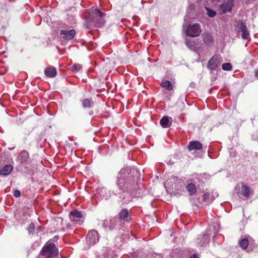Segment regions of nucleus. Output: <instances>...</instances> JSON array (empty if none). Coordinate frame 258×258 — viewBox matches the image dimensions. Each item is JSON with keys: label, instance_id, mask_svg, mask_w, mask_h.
<instances>
[{"label": "nucleus", "instance_id": "19", "mask_svg": "<svg viewBox=\"0 0 258 258\" xmlns=\"http://www.w3.org/2000/svg\"><path fill=\"white\" fill-rule=\"evenodd\" d=\"M128 211L126 209H122L119 214V218L125 221H129L130 218L128 216Z\"/></svg>", "mask_w": 258, "mask_h": 258}, {"label": "nucleus", "instance_id": "34", "mask_svg": "<svg viewBox=\"0 0 258 258\" xmlns=\"http://www.w3.org/2000/svg\"><path fill=\"white\" fill-rule=\"evenodd\" d=\"M255 75L256 77H257L258 78V70L255 71Z\"/></svg>", "mask_w": 258, "mask_h": 258}, {"label": "nucleus", "instance_id": "28", "mask_svg": "<svg viewBox=\"0 0 258 258\" xmlns=\"http://www.w3.org/2000/svg\"><path fill=\"white\" fill-rule=\"evenodd\" d=\"M206 9L207 11V15H208V16H209L210 17H214V16H215L216 14L215 11L210 10L208 8H206Z\"/></svg>", "mask_w": 258, "mask_h": 258}, {"label": "nucleus", "instance_id": "27", "mask_svg": "<svg viewBox=\"0 0 258 258\" xmlns=\"http://www.w3.org/2000/svg\"><path fill=\"white\" fill-rule=\"evenodd\" d=\"M110 225L109 226L110 229H113L115 227V225L118 222V220L116 218L112 219L110 220Z\"/></svg>", "mask_w": 258, "mask_h": 258}, {"label": "nucleus", "instance_id": "32", "mask_svg": "<svg viewBox=\"0 0 258 258\" xmlns=\"http://www.w3.org/2000/svg\"><path fill=\"white\" fill-rule=\"evenodd\" d=\"M185 43L188 47H192V45L189 43V42L187 40H186L185 41Z\"/></svg>", "mask_w": 258, "mask_h": 258}, {"label": "nucleus", "instance_id": "29", "mask_svg": "<svg viewBox=\"0 0 258 258\" xmlns=\"http://www.w3.org/2000/svg\"><path fill=\"white\" fill-rule=\"evenodd\" d=\"M82 68V66L80 64H74L72 67V72H78L79 70H81Z\"/></svg>", "mask_w": 258, "mask_h": 258}, {"label": "nucleus", "instance_id": "26", "mask_svg": "<svg viewBox=\"0 0 258 258\" xmlns=\"http://www.w3.org/2000/svg\"><path fill=\"white\" fill-rule=\"evenodd\" d=\"M222 68L224 71H230L232 69V66L230 63H224L222 64Z\"/></svg>", "mask_w": 258, "mask_h": 258}, {"label": "nucleus", "instance_id": "14", "mask_svg": "<svg viewBox=\"0 0 258 258\" xmlns=\"http://www.w3.org/2000/svg\"><path fill=\"white\" fill-rule=\"evenodd\" d=\"M160 123L163 127H168L172 123V118L171 117L164 116L161 119Z\"/></svg>", "mask_w": 258, "mask_h": 258}, {"label": "nucleus", "instance_id": "12", "mask_svg": "<svg viewBox=\"0 0 258 258\" xmlns=\"http://www.w3.org/2000/svg\"><path fill=\"white\" fill-rule=\"evenodd\" d=\"M76 32L74 30H62L60 32V36L62 38L70 40L72 39L75 35Z\"/></svg>", "mask_w": 258, "mask_h": 258}, {"label": "nucleus", "instance_id": "22", "mask_svg": "<svg viewBox=\"0 0 258 258\" xmlns=\"http://www.w3.org/2000/svg\"><path fill=\"white\" fill-rule=\"evenodd\" d=\"M198 239H201V241L199 243L202 246H205L209 242V238L207 236V234H204V235L200 236Z\"/></svg>", "mask_w": 258, "mask_h": 258}, {"label": "nucleus", "instance_id": "21", "mask_svg": "<svg viewBox=\"0 0 258 258\" xmlns=\"http://www.w3.org/2000/svg\"><path fill=\"white\" fill-rule=\"evenodd\" d=\"M203 200V202L205 203V204L208 205L213 200V199L211 196V194L207 192L204 194Z\"/></svg>", "mask_w": 258, "mask_h": 258}, {"label": "nucleus", "instance_id": "23", "mask_svg": "<svg viewBox=\"0 0 258 258\" xmlns=\"http://www.w3.org/2000/svg\"><path fill=\"white\" fill-rule=\"evenodd\" d=\"M203 39L206 45H209L213 42L212 36L209 34H205L203 35Z\"/></svg>", "mask_w": 258, "mask_h": 258}, {"label": "nucleus", "instance_id": "5", "mask_svg": "<svg viewBox=\"0 0 258 258\" xmlns=\"http://www.w3.org/2000/svg\"><path fill=\"white\" fill-rule=\"evenodd\" d=\"M17 161L19 165L16 167L17 171H20L23 166L25 168L30 162L29 153L25 150L22 151L17 157Z\"/></svg>", "mask_w": 258, "mask_h": 258}, {"label": "nucleus", "instance_id": "30", "mask_svg": "<svg viewBox=\"0 0 258 258\" xmlns=\"http://www.w3.org/2000/svg\"><path fill=\"white\" fill-rule=\"evenodd\" d=\"M28 231L29 233H32L33 232L34 230V225L33 223H31L28 227Z\"/></svg>", "mask_w": 258, "mask_h": 258}, {"label": "nucleus", "instance_id": "1", "mask_svg": "<svg viewBox=\"0 0 258 258\" xmlns=\"http://www.w3.org/2000/svg\"><path fill=\"white\" fill-rule=\"evenodd\" d=\"M135 182V178L129 176L128 170L121 169L117 177L116 184L120 190L125 192H132Z\"/></svg>", "mask_w": 258, "mask_h": 258}, {"label": "nucleus", "instance_id": "20", "mask_svg": "<svg viewBox=\"0 0 258 258\" xmlns=\"http://www.w3.org/2000/svg\"><path fill=\"white\" fill-rule=\"evenodd\" d=\"M161 87L165 88L167 90L170 91L173 89L172 83L168 80H163L161 84Z\"/></svg>", "mask_w": 258, "mask_h": 258}, {"label": "nucleus", "instance_id": "8", "mask_svg": "<svg viewBox=\"0 0 258 258\" xmlns=\"http://www.w3.org/2000/svg\"><path fill=\"white\" fill-rule=\"evenodd\" d=\"M235 190L237 191V192L240 194V195L245 199H247L250 195V191L249 187L247 185L244 184L243 183L238 184L235 187Z\"/></svg>", "mask_w": 258, "mask_h": 258}, {"label": "nucleus", "instance_id": "7", "mask_svg": "<svg viewBox=\"0 0 258 258\" xmlns=\"http://www.w3.org/2000/svg\"><path fill=\"white\" fill-rule=\"evenodd\" d=\"M99 234L97 231L92 230L88 232L86 237V243L88 246L86 249L89 248L90 246L95 244L99 241Z\"/></svg>", "mask_w": 258, "mask_h": 258}, {"label": "nucleus", "instance_id": "2", "mask_svg": "<svg viewBox=\"0 0 258 258\" xmlns=\"http://www.w3.org/2000/svg\"><path fill=\"white\" fill-rule=\"evenodd\" d=\"M164 187L166 190L171 195L179 196L184 191V184L182 180L176 177H173L164 183Z\"/></svg>", "mask_w": 258, "mask_h": 258}, {"label": "nucleus", "instance_id": "10", "mask_svg": "<svg viewBox=\"0 0 258 258\" xmlns=\"http://www.w3.org/2000/svg\"><path fill=\"white\" fill-rule=\"evenodd\" d=\"M70 219L72 221L76 222L78 225H81L83 222L82 213L77 211H74L71 212Z\"/></svg>", "mask_w": 258, "mask_h": 258}, {"label": "nucleus", "instance_id": "13", "mask_svg": "<svg viewBox=\"0 0 258 258\" xmlns=\"http://www.w3.org/2000/svg\"><path fill=\"white\" fill-rule=\"evenodd\" d=\"M44 74L47 77L54 78L56 76L57 72L55 68L53 67H49L45 69Z\"/></svg>", "mask_w": 258, "mask_h": 258}, {"label": "nucleus", "instance_id": "18", "mask_svg": "<svg viewBox=\"0 0 258 258\" xmlns=\"http://www.w3.org/2000/svg\"><path fill=\"white\" fill-rule=\"evenodd\" d=\"M186 190L190 195H194L197 192V187L196 186L192 183L188 184L186 186Z\"/></svg>", "mask_w": 258, "mask_h": 258}, {"label": "nucleus", "instance_id": "9", "mask_svg": "<svg viewBox=\"0 0 258 258\" xmlns=\"http://www.w3.org/2000/svg\"><path fill=\"white\" fill-rule=\"evenodd\" d=\"M233 5L232 0H227L219 6V10L221 14H225L231 11Z\"/></svg>", "mask_w": 258, "mask_h": 258}, {"label": "nucleus", "instance_id": "33", "mask_svg": "<svg viewBox=\"0 0 258 258\" xmlns=\"http://www.w3.org/2000/svg\"><path fill=\"white\" fill-rule=\"evenodd\" d=\"M189 258H199V257L197 254H194L192 255H191Z\"/></svg>", "mask_w": 258, "mask_h": 258}, {"label": "nucleus", "instance_id": "31", "mask_svg": "<svg viewBox=\"0 0 258 258\" xmlns=\"http://www.w3.org/2000/svg\"><path fill=\"white\" fill-rule=\"evenodd\" d=\"M21 195V192L19 190H16L14 191V196L16 197V198H18V197H19Z\"/></svg>", "mask_w": 258, "mask_h": 258}, {"label": "nucleus", "instance_id": "35", "mask_svg": "<svg viewBox=\"0 0 258 258\" xmlns=\"http://www.w3.org/2000/svg\"><path fill=\"white\" fill-rule=\"evenodd\" d=\"M54 238H55L56 239H57L58 238V236H54Z\"/></svg>", "mask_w": 258, "mask_h": 258}, {"label": "nucleus", "instance_id": "11", "mask_svg": "<svg viewBox=\"0 0 258 258\" xmlns=\"http://www.w3.org/2000/svg\"><path fill=\"white\" fill-rule=\"evenodd\" d=\"M237 27L239 30L242 32V38L243 39H247L249 36V33L245 24L241 22L239 23Z\"/></svg>", "mask_w": 258, "mask_h": 258}, {"label": "nucleus", "instance_id": "6", "mask_svg": "<svg viewBox=\"0 0 258 258\" xmlns=\"http://www.w3.org/2000/svg\"><path fill=\"white\" fill-rule=\"evenodd\" d=\"M201 32V25L198 23L189 25L186 30V35L192 37L199 36Z\"/></svg>", "mask_w": 258, "mask_h": 258}, {"label": "nucleus", "instance_id": "3", "mask_svg": "<svg viewBox=\"0 0 258 258\" xmlns=\"http://www.w3.org/2000/svg\"><path fill=\"white\" fill-rule=\"evenodd\" d=\"M104 14L97 8H91L87 20L96 27H101L104 25Z\"/></svg>", "mask_w": 258, "mask_h": 258}, {"label": "nucleus", "instance_id": "24", "mask_svg": "<svg viewBox=\"0 0 258 258\" xmlns=\"http://www.w3.org/2000/svg\"><path fill=\"white\" fill-rule=\"evenodd\" d=\"M239 245L243 249H245L248 245V241L246 238H243L239 241Z\"/></svg>", "mask_w": 258, "mask_h": 258}, {"label": "nucleus", "instance_id": "15", "mask_svg": "<svg viewBox=\"0 0 258 258\" xmlns=\"http://www.w3.org/2000/svg\"><path fill=\"white\" fill-rule=\"evenodd\" d=\"M13 167L10 164L5 165L3 168L0 169V175H8L13 170Z\"/></svg>", "mask_w": 258, "mask_h": 258}, {"label": "nucleus", "instance_id": "4", "mask_svg": "<svg viewBox=\"0 0 258 258\" xmlns=\"http://www.w3.org/2000/svg\"><path fill=\"white\" fill-rule=\"evenodd\" d=\"M41 254L45 258H52L57 255L58 250L53 243L48 241L41 250Z\"/></svg>", "mask_w": 258, "mask_h": 258}, {"label": "nucleus", "instance_id": "17", "mask_svg": "<svg viewBox=\"0 0 258 258\" xmlns=\"http://www.w3.org/2000/svg\"><path fill=\"white\" fill-rule=\"evenodd\" d=\"M218 66V60L212 57L208 61V68L209 70H216Z\"/></svg>", "mask_w": 258, "mask_h": 258}, {"label": "nucleus", "instance_id": "25", "mask_svg": "<svg viewBox=\"0 0 258 258\" xmlns=\"http://www.w3.org/2000/svg\"><path fill=\"white\" fill-rule=\"evenodd\" d=\"M82 104L84 108H89L91 106V101L88 99H84L82 102Z\"/></svg>", "mask_w": 258, "mask_h": 258}, {"label": "nucleus", "instance_id": "16", "mask_svg": "<svg viewBox=\"0 0 258 258\" xmlns=\"http://www.w3.org/2000/svg\"><path fill=\"white\" fill-rule=\"evenodd\" d=\"M189 151L193 150H199L202 148V145L198 141L190 142L188 146Z\"/></svg>", "mask_w": 258, "mask_h": 258}]
</instances>
